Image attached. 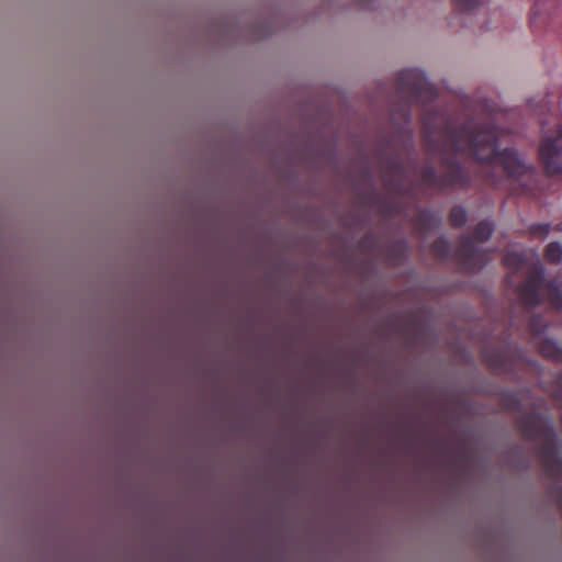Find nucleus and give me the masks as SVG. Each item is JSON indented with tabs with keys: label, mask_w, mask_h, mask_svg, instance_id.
I'll use <instances>...</instances> for the list:
<instances>
[{
	"label": "nucleus",
	"mask_w": 562,
	"mask_h": 562,
	"mask_svg": "<svg viewBox=\"0 0 562 562\" xmlns=\"http://www.w3.org/2000/svg\"><path fill=\"white\" fill-rule=\"evenodd\" d=\"M549 289V299L552 304L562 307V282L560 281H551L548 284Z\"/></svg>",
	"instance_id": "nucleus-8"
},
{
	"label": "nucleus",
	"mask_w": 562,
	"mask_h": 562,
	"mask_svg": "<svg viewBox=\"0 0 562 562\" xmlns=\"http://www.w3.org/2000/svg\"><path fill=\"white\" fill-rule=\"evenodd\" d=\"M467 245H470L469 239H465V241H464V247H465Z\"/></svg>",
	"instance_id": "nucleus-15"
},
{
	"label": "nucleus",
	"mask_w": 562,
	"mask_h": 562,
	"mask_svg": "<svg viewBox=\"0 0 562 562\" xmlns=\"http://www.w3.org/2000/svg\"><path fill=\"white\" fill-rule=\"evenodd\" d=\"M439 244H442V245H443V244H445V241H443V240L438 241L437 244H435V245H434V248H435V251H436V252H438L439 255H442L443 252H442V251H440V250L438 249V245H439Z\"/></svg>",
	"instance_id": "nucleus-13"
},
{
	"label": "nucleus",
	"mask_w": 562,
	"mask_h": 562,
	"mask_svg": "<svg viewBox=\"0 0 562 562\" xmlns=\"http://www.w3.org/2000/svg\"><path fill=\"white\" fill-rule=\"evenodd\" d=\"M452 146L457 151H472L477 160L487 161L493 168L502 167L512 178L519 179L531 172V167L516 150L496 153L495 134L492 130H482L475 136L461 131L454 136Z\"/></svg>",
	"instance_id": "nucleus-1"
},
{
	"label": "nucleus",
	"mask_w": 562,
	"mask_h": 562,
	"mask_svg": "<svg viewBox=\"0 0 562 562\" xmlns=\"http://www.w3.org/2000/svg\"><path fill=\"white\" fill-rule=\"evenodd\" d=\"M494 231V225L492 222L483 221L477 224L474 229V236L479 241H486Z\"/></svg>",
	"instance_id": "nucleus-7"
},
{
	"label": "nucleus",
	"mask_w": 562,
	"mask_h": 562,
	"mask_svg": "<svg viewBox=\"0 0 562 562\" xmlns=\"http://www.w3.org/2000/svg\"><path fill=\"white\" fill-rule=\"evenodd\" d=\"M450 221L454 226H462L467 222V213L464 209L456 206L450 212Z\"/></svg>",
	"instance_id": "nucleus-10"
},
{
	"label": "nucleus",
	"mask_w": 562,
	"mask_h": 562,
	"mask_svg": "<svg viewBox=\"0 0 562 562\" xmlns=\"http://www.w3.org/2000/svg\"><path fill=\"white\" fill-rule=\"evenodd\" d=\"M546 259L553 263H560L562 261V245L550 243L546 248Z\"/></svg>",
	"instance_id": "nucleus-9"
},
{
	"label": "nucleus",
	"mask_w": 562,
	"mask_h": 562,
	"mask_svg": "<svg viewBox=\"0 0 562 562\" xmlns=\"http://www.w3.org/2000/svg\"><path fill=\"white\" fill-rule=\"evenodd\" d=\"M537 346L540 349V352L549 359L559 360L562 358V350L558 346V344L549 338H543L541 336H537Z\"/></svg>",
	"instance_id": "nucleus-5"
},
{
	"label": "nucleus",
	"mask_w": 562,
	"mask_h": 562,
	"mask_svg": "<svg viewBox=\"0 0 562 562\" xmlns=\"http://www.w3.org/2000/svg\"><path fill=\"white\" fill-rule=\"evenodd\" d=\"M536 322H537V318H533L532 322H531V326L536 328Z\"/></svg>",
	"instance_id": "nucleus-14"
},
{
	"label": "nucleus",
	"mask_w": 562,
	"mask_h": 562,
	"mask_svg": "<svg viewBox=\"0 0 562 562\" xmlns=\"http://www.w3.org/2000/svg\"><path fill=\"white\" fill-rule=\"evenodd\" d=\"M531 257L533 259L532 267L535 276H531L518 289L520 299L527 305H533L538 302V286L544 274L543 267L540 263L537 252L532 250Z\"/></svg>",
	"instance_id": "nucleus-3"
},
{
	"label": "nucleus",
	"mask_w": 562,
	"mask_h": 562,
	"mask_svg": "<svg viewBox=\"0 0 562 562\" xmlns=\"http://www.w3.org/2000/svg\"><path fill=\"white\" fill-rule=\"evenodd\" d=\"M398 82L401 90L413 91L416 95H420L423 91L432 92V88L420 70L412 69L400 74Z\"/></svg>",
	"instance_id": "nucleus-4"
},
{
	"label": "nucleus",
	"mask_w": 562,
	"mask_h": 562,
	"mask_svg": "<svg viewBox=\"0 0 562 562\" xmlns=\"http://www.w3.org/2000/svg\"><path fill=\"white\" fill-rule=\"evenodd\" d=\"M504 265L512 273H514L525 266V259L520 254L509 251L504 257Z\"/></svg>",
	"instance_id": "nucleus-6"
},
{
	"label": "nucleus",
	"mask_w": 562,
	"mask_h": 562,
	"mask_svg": "<svg viewBox=\"0 0 562 562\" xmlns=\"http://www.w3.org/2000/svg\"><path fill=\"white\" fill-rule=\"evenodd\" d=\"M480 1L481 0H454V3L460 10L469 11L476 7Z\"/></svg>",
	"instance_id": "nucleus-12"
},
{
	"label": "nucleus",
	"mask_w": 562,
	"mask_h": 562,
	"mask_svg": "<svg viewBox=\"0 0 562 562\" xmlns=\"http://www.w3.org/2000/svg\"><path fill=\"white\" fill-rule=\"evenodd\" d=\"M550 226L548 224H537L530 227V233L533 237L543 239L548 236Z\"/></svg>",
	"instance_id": "nucleus-11"
},
{
	"label": "nucleus",
	"mask_w": 562,
	"mask_h": 562,
	"mask_svg": "<svg viewBox=\"0 0 562 562\" xmlns=\"http://www.w3.org/2000/svg\"><path fill=\"white\" fill-rule=\"evenodd\" d=\"M541 162L549 175H562V131L546 134L539 147Z\"/></svg>",
	"instance_id": "nucleus-2"
}]
</instances>
